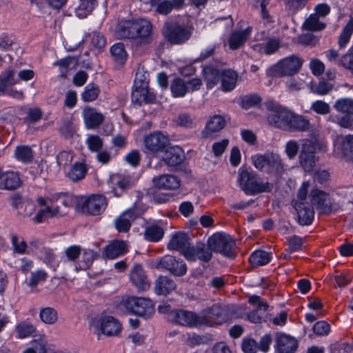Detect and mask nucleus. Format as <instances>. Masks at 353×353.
<instances>
[{
    "label": "nucleus",
    "mask_w": 353,
    "mask_h": 353,
    "mask_svg": "<svg viewBox=\"0 0 353 353\" xmlns=\"http://www.w3.org/2000/svg\"><path fill=\"white\" fill-rule=\"evenodd\" d=\"M65 261L72 263L76 272L86 270L99 256V252L90 248L73 245L65 250Z\"/></svg>",
    "instance_id": "f257e3e1"
},
{
    "label": "nucleus",
    "mask_w": 353,
    "mask_h": 353,
    "mask_svg": "<svg viewBox=\"0 0 353 353\" xmlns=\"http://www.w3.org/2000/svg\"><path fill=\"white\" fill-rule=\"evenodd\" d=\"M238 183L241 189L247 194L253 195L270 192L273 185L269 182H261L257 176L248 170H239Z\"/></svg>",
    "instance_id": "f03ea898"
},
{
    "label": "nucleus",
    "mask_w": 353,
    "mask_h": 353,
    "mask_svg": "<svg viewBox=\"0 0 353 353\" xmlns=\"http://www.w3.org/2000/svg\"><path fill=\"white\" fill-rule=\"evenodd\" d=\"M265 107L270 112L267 117L268 123L279 129L287 131L294 112L273 101H267Z\"/></svg>",
    "instance_id": "7ed1b4c3"
},
{
    "label": "nucleus",
    "mask_w": 353,
    "mask_h": 353,
    "mask_svg": "<svg viewBox=\"0 0 353 353\" xmlns=\"http://www.w3.org/2000/svg\"><path fill=\"white\" fill-rule=\"evenodd\" d=\"M310 183H302L297 193V199L292 201L293 206L298 214V221L301 225H307L312 223L314 212L310 204L306 202Z\"/></svg>",
    "instance_id": "20e7f679"
},
{
    "label": "nucleus",
    "mask_w": 353,
    "mask_h": 353,
    "mask_svg": "<svg viewBox=\"0 0 353 353\" xmlns=\"http://www.w3.org/2000/svg\"><path fill=\"white\" fill-rule=\"evenodd\" d=\"M89 327L98 337L101 335L111 336H116L120 332L121 325L112 316H97L90 320Z\"/></svg>",
    "instance_id": "39448f33"
},
{
    "label": "nucleus",
    "mask_w": 353,
    "mask_h": 353,
    "mask_svg": "<svg viewBox=\"0 0 353 353\" xmlns=\"http://www.w3.org/2000/svg\"><path fill=\"white\" fill-rule=\"evenodd\" d=\"M254 167L263 172L280 176L284 172L281 157L274 153L256 154L252 157Z\"/></svg>",
    "instance_id": "423d86ee"
},
{
    "label": "nucleus",
    "mask_w": 353,
    "mask_h": 353,
    "mask_svg": "<svg viewBox=\"0 0 353 353\" xmlns=\"http://www.w3.org/2000/svg\"><path fill=\"white\" fill-rule=\"evenodd\" d=\"M137 199L134 201V207L125 211L116 220L115 226L120 232H128L131 226V222L138 216L145 211L146 207L143 204V196H140L139 193H137Z\"/></svg>",
    "instance_id": "0eeeda50"
},
{
    "label": "nucleus",
    "mask_w": 353,
    "mask_h": 353,
    "mask_svg": "<svg viewBox=\"0 0 353 353\" xmlns=\"http://www.w3.org/2000/svg\"><path fill=\"white\" fill-rule=\"evenodd\" d=\"M303 63V61L299 57L296 55L289 56L281 59L272 65L270 72L278 77L292 76L300 70Z\"/></svg>",
    "instance_id": "6e6552de"
},
{
    "label": "nucleus",
    "mask_w": 353,
    "mask_h": 353,
    "mask_svg": "<svg viewBox=\"0 0 353 353\" xmlns=\"http://www.w3.org/2000/svg\"><path fill=\"white\" fill-rule=\"evenodd\" d=\"M169 321L188 327L201 326L208 323L204 317L199 314L183 310H173L170 312Z\"/></svg>",
    "instance_id": "1a4fd4ad"
},
{
    "label": "nucleus",
    "mask_w": 353,
    "mask_h": 353,
    "mask_svg": "<svg viewBox=\"0 0 353 353\" xmlns=\"http://www.w3.org/2000/svg\"><path fill=\"white\" fill-rule=\"evenodd\" d=\"M212 252H219L221 254L230 257L235 242L231 236L225 233H215L208 241Z\"/></svg>",
    "instance_id": "9d476101"
},
{
    "label": "nucleus",
    "mask_w": 353,
    "mask_h": 353,
    "mask_svg": "<svg viewBox=\"0 0 353 353\" xmlns=\"http://www.w3.org/2000/svg\"><path fill=\"white\" fill-rule=\"evenodd\" d=\"M317 145V141L310 139H304L302 142L299 159L301 166L306 172L312 171L317 161L315 157Z\"/></svg>",
    "instance_id": "9b49d317"
},
{
    "label": "nucleus",
    "mask_w": 353,
    "mask_h": 353,
    "mask_svg": "<svg viewBox=\"0 0 353 353\" xmlns=\"http://www.w3.org/2000/svg\"><path fill=\"white\" fill-rule=\"evenodd\" d=\"M125 306L128 310L145 319L151 317L154 312L152 301L145 298L130 297L125 302Z\"/></svg>",
    "instance_id": "f8f14e48"
},
{
    "label": "nucleus",
    "mask_w": 353,
    "mask_h": 353,
    "mask_svg": "<svg viewBox=\"0 0 353 353\" xmlns=\"http://www.w3.org/2000/svg\"><path fill=\"white\" fill-rule=\"evenodd\" d=\"M82 212L92 215H98L104 211L106 206L105 197L94 194L88 197H81L79 201Z\"/></svg>",
    "instance_id": "ddd939ff"
},
{
    "label": "nucleus",
    "mask_w": 353,
    "mask_h": 353,
    "mask_svg": "<svg viewBox=\"0 0 353 353\" xmlns=\"http://www.w3.org/2000/svg\"><path fill=\"white\" fill-rule=\"evenodd\" d=\"M212 256V250L208 245L198 242L195 245H190L184 252L185 258L189 261L199 260L203 262H208Z\"/></svg>",
    "instance_id": "4468645a"
},
{
    "label": "nucleus",
    "mask_w": 353,
    "mask_h": 353,
    "mask_svg": "<svg viewBox=\"0 0 353 353\" xmlns=\"http://www.w3.org/2000/svg\"><path fill=\"white\" fill-rule=\"evenodd\" d=\"M152 26L150 21L144 18L134 20V30L133 39H137L139 43L148 44L152 41Z\"/></svg>",
    "instance_id": "2eb2a0df"
},
{
    "label": "nucleus",
    "mask_w": 353,
    "mask_h": 353,
    "mask_svg": "<svg viewBox=\"0 0 353 353\" xmlns=\"http://www.w3.org/2000/svg\"><path fill=\"white\" fill-rule=\"evenodd\" d=\"M169 138L161 132H155L144 138V146L152 153L163 152L169 144Z\"/></svg>",
    "instance_id": "dca6fc26"
},
{
    "label": "nucleus",
    "mask_w": 353,
    "mask_h": 353,
    "mask_svg": "<svg viewBox=\"0 0 353 353\" xmlns=\"http://www.w3.org/2000/svg\"><path fill=\"white\" fill-rule=\"evenodd\" d=\"M165 37L172 43L179 44L188 40L190 37V32L187 28L177 25H166L163 28Z\"/></svg>",
    "instance_id": "f3484780"
},
{
    "label": "nucleus",
    "mask_w": 353,
    "mask_h": 353,
    "mask_svg": "<svg viewBox=\"0 0 353 353\" xmlns=\"http://www.w3.org/2000/svg\"><path fill=\"white\" fill-rule=\"evenodd\" d=\"M158 266L170 271L176 276H183L187 272L185 262L170 255L162 257L159 261Z\"/></svg>",
    "instance_id": "a211bd4d"
},
{
    "label": "nucleus",
    "mask_w": 353,
    "mask_h": 353,
    "mask_svg": "<svg viewBox=\"0 0 353 353\" xmlns=\"http://www.w3.org/2000/svg\"><path fill=\"white\" fill-rule=\"evenodd\" d=\"M310 201L321 213L329 214L332 210L329 195L321 190H313L310 193Z\"/></svg>",
    "instance_id": "6ab92c4d"
},
{
    "label": "nucleus",
    "mask_w": 353,
    "mask_h": 353,
    "mask_svg": "<svg viewBox=\"0 0 353 353\" xmlns=\"http://www.w3.org/2000/svg\"><path fill=\"white\" fill-rule=\"evenodd\" d=\"M22 184L20 174L18 172L0 170V189L14 190Z\"/></svg>",
    "instance_id": "aec40b11"
},
{
    "label": "nucleus",
    "mask_w": 353,
    "mask_h": 353,
    "mask_svg": "<svg viewBox=\"0 0 353 353\" xmlns=\"http://www.w3.org/2000/svg\"><path fill=\"white\" fill-rule=\"evenodd\" d=\"M130 280L139 291H145L150 288V283L141 265H134L130 274Z\"/></svg>",
    "instance_id": "412c9836"
},
{
    "label": "nucleus",
    "mask_w": 353,
    "mask_h": 353,
    "mask_svg": "<svg viewBox=\"0 0 353 353\" xmlns=\"http://www.w3.org/2000/svg\"><path fill=\"white\" fill-rule=\"evenodd\" d=\"M225 125V120L223 117L221 115L210 117L202 131V135L205 138H213L217 132L224 128Z\"/></svg>",
    "instance_id": "4be33fe9"
},
{
    "label": "nucleus",
    "mask_w": 353,
    "mask_h": 353,
    "mask_svg": "<svg viewBox=\"0 0 353 353\" xmlns=\"http://www.w3.org/2000/svg\"><path fill=\"white\" fill-rule=\"evenodd\" d=\"M82 117L84 123L88 129H95L98 128L104 120L103 114L91 107H85L83 110Z\"/></svg>",
    "instance_id": "5701e85b"
},
{
    "label": "nucleus",
    "mask_w": 353,
    "mask_h": 353,
    "mask_svg": "<svg viewBox=\"0 0 353 353\" xmlns=\"http://www.w3.org/2000/svg\"><path fill=\"white\" fill-rule=\"evenodd\" d=\"M152 6H156V11L160 14L167 15L173 10H179L185 0H150Z\"/></svg>",
    "instance_id": "b1692460"
},
{
    "label": "nucleus",
    "mask_w": 353,
    "mask_h": 353,
    "mask_svg": "<svg viewBox=\"0 0 353 353\" xmlns=\"http://www.w3.org/2000/svg\"><path fill=\"white\" fill-rule=\"evenodd\" d=\"M325 57L328 61L347 68L353 74V53L347 52L339 59L338 52L332 49L325 52Z\"/></svg>",
    "instance_id": "393cba45"
},
{
    "label": "nucleus",
    "mask_w": 353,
    "mask_h": 353,
    "mask_svg": "<svg viewBox=\"0 0 353 353\" xmlns=\"http://www.w3.org/2000/svg\"><path fill=\"white\" fill-rule=\"evenodd\" d=\"M127 252V245L124 241L114 240L105 246L103 249V254L106 259H114L125 254Z\"/></svg>",
    "instance_id": "a878e982"
},
{
    "label": "nucleus",
    "mask_w": 353,
    "mask_h": 353,
    "mask_svg": "<svg viewBox=\"0 0 353 353\" xmlns=\"http://www.w3.org/2000/svg\"><path fill=\"white\" fill-rule=\"evenodd\" d=\"M298 347L297 340L285 334H281L276 339V349L279 353H294Z\"/></svg>",
    "instance_id": "bb28decb"
},
{
    "label": "nucleus",
    "mask_w": 353,
    "mask_h": 353,
    "mask_svg": "<svg viewBox=\"0 0 353 353\" xmlns=\"http://www.w3.org/2000/svg\"><path fill=\"white\" fill-rule=\"evenodd\" d=\"M152 182L155 187L164 190H175L181 185L179 179L172 174H163L154 177Z\"/></svg>",
    "instance_id": "cd10ccee"
},
{
    "label": "nucleus",
    "mask_w": 353,
    "mask_h": 353,
    "mask_svg": "<svg viewBox=\"0 0 353 353\" xmlns=\"http://www.w3.org/2000/svg\"><path fill=\"white\" fill-rule=\"evenodd\" d=\"M155 99V96L151 93L148 87L134 86L132 92V101L141 105L142 103H151Z\"/></svg>",
    "instance_id": "c85d7f7f"
},
{
    "label": "nucleus",
    "mask_w": 353,
    "mask_h": 353,
    "mask_svg": "<svg viewBox=\"0 0 353 353\" xmlns=\"http://www.w3.org/2000/svg\"><path fill=\"white\" fill-rule=\"evenodd\" d=\"M108 184L112 188L114 196H118L120 195V193L117 192V188L120 189L121 191H123L131 186L132 182L129 176L113 174L110 176Z\"/></svg>",
    "instance_id": "c756f323"
},
{
    "label": "nucleus",
    "mask_w": 353,
    "mask_h": 353,
    "mask_svg": "<svg viewBox=\"0 0 353 353\" xmlns=\"http://www.w3.org/2000/svg\"><path fill=\"white\" fill-rule=\"evenodd\" d=\"M336 146L348 160L353 161V135L348 134L338 138Z\"/></svg>",
    "instance_id": "7c9ffc66"
},
{
    "label": "nucleus",
    "mask_w": 353,
    "mask_h": 353,
    "mask_svg": "<svg viewBox=\"0 0 353 353\" xmlns=\"http://www.w3.org/2000/svg\"><path fill=\"white\" fill-rule=\"evenodd\" d=\"M310 121L305 117L294 112L287 131L306 132L310 130Z\"/></svg>",
    "instance_id": "2f4dec72"
},
{
    "label": "nucleus",
    "mask_w": 353,
    "mask_h": 353,
    "mask_svg": "<svg viewBox=\"0 0 353 353\" xmlns=\"http://www.w3.org/2000/svg\"><path fill=\"white\" fill-rule=\"evenodd\" d=\"M252 28H246L245 30L235 31L231 34L229 40V47L231 50H236L243 45L251 34Z\"/></svg>",
    "instance_id": "473e14b6"
},
{
    "label": "nucleus",
    "mask_w": 353,
    "mask_h": 353,
    "mask_svg": "<svg viewBox=\"0 0 353 353\" xmlns=\"http://www.w3.org/2000/svg\"><path fill=\"white\" fill-rule=\"evenodd\" d=\"M134 30V20H121L115 28V34L120 39H132Z\"/></svg>",
    "instance_id": "72a5a7b5"
},
{
    "label": "nucleus",
    "mask_w": 353,
    "mask_h": 353,
    "mask_svg": "<svg viewBox=\"0 0 353 353\" xmlns=\"http://www.w3.org/2000/svg\"><path fill=\"white\" fill-rule=\"evenodd\" d=\"M168 247L172 250H178L183 256L185 250L190 247L187 236L183 233H176L172 235Z\"/></svg>",
    "instance_id": "f704fd0d"
},
{
    "label": "nucleus",
    "mask_w": 353,
    "mask_h": 353,
    "mask_svg": "<svg viewBox=\"0 0 353 353\" xmlns=\"http://www.w3.org/2000/svg\"><path fill=\"white\" fill-rule=\"evenodd\" d=\"M183 160L181 149L179 147H172L165 150L163 161L170 166L180 164Z\"/></svg>",
    "instance_id": "c9c22d12"
},
{
    "label": "nucleus",
    "mask_w": 353,
    "mask_h": 353,
    "mask_svg": "<svg viewBox=\"0 0 353 353\" xmlns=\"http://www.w3.org/2000/svg\"><path fill=\"white\" fill-rule=\"evenodd\" d=\"M176 288L175 283L167 276H159L155 282V292L157 294H167Z\"/></svg>",
    "instance_id": "e433bc0d"
},
{
    "label": "nucleus",
    "mask_w": 353,
    "mask_h": 353,
    "mask_svg": "<svg viewBox=\"0 0 353 353\" xmlns=\"http://www.w3.org/2000/svg\"><path fill=\"white\" fill-rule=\"evenodd\" d=\"M14 70L10 68L0 74V93L7 91L12 85L19 83V79L14 77Z\"/></svg>",
    "instance_id": "4c0bfd02"
},
{
    "label": "nucleus",
    "mask_w": 353,
    "mask_h": 353,
    "mask_svg": "<svg viewBox=\"0 0 353 353\" xmlns=\"http://www.w3.org/2000/svg\"><path fill=\"white\" fill-rule=\"evenodd\" d=\"M221 88L224 92H230L236 86L237 74L232 70H225L221 72Z\"/></svg>",
    "instance_id": "58836bf2"
},
{
    "label": "nucleus",
    "mask_w": 353,
    "mask_h": 353,
    "mask_svg": "<svg viewBox=\"0 0 353 353\" xmlns=\"http://www.w3.org/2000/svg\"><path fill=\"white\" fill-rule=\"evenodd\" d=\"M43 207L44 208L40 209L33 218L35 223H39L43 222L44 218H55L61 216L59 207L49 205L48 204Z\"/></svg>",
    "instance_id": "ea45409f"
},
{
    "label": "nucleus",
    "mask_w": 353,
    "mask_h": 353,
    "mask_svg": "<svg viewBox=\"0 0 353 353\" xmlns=\"http://www.w3.org/2000/svg\"><path fill=\"white\" fill-rule=\"evenodd\" d=\"M222 308L219 304H214L211 307L203 309L200 316L204 317L208 321V323H205L203 325L213 326L211 320L219 318L222 315Z\"/></svg>",
    "instance_id": "a19ab883"
},
{
    "label": "nucleus",
    "mask_w": 353,
    "mask_h": 353,
    "mask_svg": "<svg viewBox=\"0 0 353 353\" xmlns=\"http://www.w3.org/2000/svg\"><path fill=\"white\" fill-rule=\"evenodd\" d=\"M88 168L84 163H74L67 172L68 177L72 181H78L85 177Z\"/></svg>",
    "instance_id": "79ce46f5"
},
{
    "label": "nucleus",
    "mask_w": 353,
    "mask_h": 353,
    "mask_svg": "<svg viewBox=\"0 0 353 353\" xmlns=\"http://www.w3.org/2000/svg\"><path fill=\"white\" fill-rule=\"evenodd\" d=\"M272 259L271 252L264 250H256L250 256V262L254 266H263Z\"/></svg>",
    "instance_id": "37998d69"
},
{
    "label": "nucleus",
    "mask_w": 353,
    "mask_h": 353,
    "mask_svg": "<svg viewBox=\"0 0 353 353\" xmlns=\"http://www.w3.org/2000/svg\"><path fill=\"white\" fill-rule=\"evenodd\" d=\"M97 6L96 0H80L79 5L75 9L77 17L84 19L88 16Z\"/></svg>",
    "instance_id": "c03bdc74"
},
{
    "label": "nucleus",
    "mask_w": 353,
    "mask_h": 353,
    "mask_svg": "<svg viewBox=\"0 0 353 353\" xmlns=\"http://www.w3.org/2000/svg\"><path fill=\"white\" fill-rule=\"evenodd\" d=\"M41 321L47 325H54L59 319L57 311L51 307L41 308L39 311Z\"/></svg>",
    "instance_id": "a18cd8bd"
},
{
    "label": "nucleus",
    "mask_w": 353,
    "mask_h": 353,
    "mask_svg": "<svg viewBox=\"0 0 353 353\" xmlns=\"http://www.w3.org/2000/svg\"><path fill=\"white\" fill-rule=\"evenodd\" d=\"M203 74L208 88L214 87L221 78V72L212 66H207L203 68Z\"/></svg>",
    "instance_id": "49530a36"
},
{
    "label": "nucleus",
    "mask_w": 353,
    "mask_h": 353,
    "mask_svg": "<svg viewBox=\"0 0 353 353\" xmlns=\"http://www.w3.org/2000/svg\"><path fill=\"white\" fill-rule=\"evenodd\" d=\"M170 89L174 97H183L188 92L187 82L180 78H176L172 81Z\"/></svg>",
    "instance_id": "de8ad7c7"
},
{
    "label": "nucleus",
    "mask_w": 353,
    "mask_h": 353,
    "mask_svg": "<svg viewBox=\"0 0 353 353\" xmlns=\"http://www.w3.org/2000/svg\"><path fill=\"white\" fill-rule=\"evenodd\" d=\"M334 106L337 112L353 115V99L351 98L339 99Z\"/></svg>",
    "instance_id": "09e8293b"
},
{
    "label": "nucleus",
    "mask_w": 353,
    "mask_h": 353,
    "mask_svg": "<svg viewBox=\"0 0 353 353\" xmlns=\"http://www.w3.org/2000/svg\"><path fill=\"white\" fill-rule=\"evenodd\" d=\"M15 158L23 163H28L33 159L32 149L27 145L17 146L14 150Z\"/></svg>",
    "instance_id": "8fccbe9b"
},
{
    "label": "nucleus",
    "mask_w": 353,
    "mask_h": 353,
    "mask_svg": "<svg viewBox=\"0 0 353 353\" xmlns=\"http://www.w3.org/2000/svg\"><path fill=\"white\" fill-rule=\"evenodd\" d=\"M16 334L18 339L30 337L35 331L36 327L31 323L23 321L16 326Z\"/></svg>",
    "instance_id": "3c124183"
},
{
    "label": "nucleus",
    "mask_w": 353,
    "mask_h": 353,
    "mask_svg": "<svg viewBox=\"0 0 353 353\" xmlns=\"http://www.w3.org/2000/svg\"><path fill=\"white\" fill-rule=\"evenodd\" d=\"M100 93L98 85L89 83L88 84L81 93V99L84 102H91L96 100Z\"/></svg>",
    "instance_id": "603ef678"
},
{
    "label": "nucleus",
    "mask_w": 353,
    "mask_h": 353,
    "mask_svg": "<svg viewBox=\"0 0 353 353\" xmlns=\"http://www.w3.org/2000/svg\"><path fill=\"white\" fill-rule=\"evenodd\" d=\"M110 52L114 61L117 63L122 64L126 60L127 53L123 43H115L110 48Z\"/></svg>",
    "instance_id": "864d4df0"
},
{
    "label": "nucleus",
    "mask_w": 353,
    "mask_h": 353,
    "mask_svg": "<svg viewBox=\"0 0 353 353\" xmlns=\"http://www.w3.org/2000/svg\"><path fill=\"white\" fill-rule=\"evenodd\" d=\"M353 33V18H351L343 28L339 39V45L341 48L346 46Z\"/></svg>",
    "instance_id": "5fc2aeb1"
},
{
    "label": "nucleus",
    "mask_w": 353,
    "mask_h": 353,
    "mask_svg": "<svg viewBox=\"0 0 353 353\" xmlns=\"http://www.w3.org/2000/svg\"><path fill=\"white\" fill-rule=\"evenodd\" d=\"M163 229L158 225H150L145 229V237L147 240L157 242L161 240L163 236Z\"/></svg>",
    "instance_id": "6e6d98bb"
},
{
    "label": "nucleus",
    "mask_w": 353,
    "mask_h": 353,
    "mask_svg": "<svg viewBox=\"0 0 353 353\" xmlns=\"http://www.w3.org/2000/svg\"><path fill=\"white\" fill-rule=\"evenodd\" d=\"M209 335H199L195 333H188L187 337V343L191 347L207 344L211 341Z\"/></svg>",
    "instance_id": "4d7b16f0"
},
{
    "label": "nucleus",
    "mask_w": 353,
    "mask_h": 353,
    "mask_svg": "<svg viewBox=\"0 0 353 353\" xmlns=\"http://www.w3.org/2000/svg\"><path fill=\"white\" fill-rule=\"evenodd\" d=\"M10 241L14 252L19 254H24L27 253V243L23 238L15 234H12L10 238Z\"/></svg>",
    "instance_id": "13d9d810"
},
{
    "label": "nucleus",
    "mask_w": 353,
    "mask_h": 353,
    "mask_svg": "<svg viewBox=\"0 0 353 353\" xmlns=\"http://www.w3.org/2000/svg\"><path fill=\"white\" fill-rule=\"evenodd\" d=\"M303 26L305 29L312 31L323 30L325 24L319 20V17L316 14H311L310 17L305 20Z\"/></svg>",
    "instance_id": "bf43d9fd"
},
{
    "label": "nucleus",
    "mask_w": 353,
    "mask_h": 353,
    "mask_svg": "<svg viewBox=\"0 0 353 353\" xmlns=\"http://www.w3.org/2000/svg\"><path fill=\"white\" fill-rule=\"evenodd\" d=\"M54 65H58L59 70L62 76H65L68 72V70L70 65L75 67L77 65V59L74 57H67L60 59L56 63H53Z\"/></svg>",
    "instance_id": "052dcab7"
},
{
    "label": "nucleus",
    "mask_w": 353,
    "mask_h": 353,
    "mask_svg": "<svg viewBox=\"0 0 353 353\" xmlns=\"http://www.w3.org/2000/svg\"><path fill=\"white\" fill-rule=\"evenodd\" d=\"M63 197H65L63 192H50L46 196H40L37 199V203L41 206H45L47 204H52Z\"/></svg>",
    "instance_id": "680f3d73"
},
{
    "label": "nucleus",
    "mask_w": 353,
    "mask_h": 353,
    "mask_svg": "<svg viewBox=\"0 0 353 353\" xmlns=\"http://www.w3.org/2000/svg\"><path fill=\"white\" fill-rule=\"evenodd\" d=\"M229 143L230 141L228 139L214 142L212 145L214 156L216 158L221 157L229 145Z\"/></svg>",
    "instance_id": "e2e57ef3"
},
{
    "label": "nucleus",
    "mask_w": 353,
    "mask_h": 353,
    "mask_svg": "<svg viewBox=\"0 0 353 353\" xmlns=\"http://www.w3.org/2000/svg\"><path fill=\"white\" fill-rule=\"evenodd\" d=\"M88 149L92 152H99L103 148V141L97 135H90L86 139Z\"/></svg>",
    "instance_id": "0e129e2a"
},
{
    "label": "nucleus",
    "mask_w": 353,
    "mask_h": 353,
    "mask_svg": "<svg viewBox=\"0 0 353 353\" xmlns=\"http://www.w3.org/2000/svg\"><path fill=\"white\" fill-rule=\"evenodd\" d=\"M36 210L35 203L30 200L24 199L23 204L21 205L18 214L23 217H30Z\"/></svg>",
    "instance_id": "69168bd1"
},
{
    "label": "nucleus",
    "mask_w": 353,
    "mask_h": 353,
    "mask_svg": "<svg viewBox=\"0 0 353 353\" xmlns=\"http://www.w3.org/2000/svg\"><path fill=\"white\" fill-rule=\"evenodd\" d=\"M310 108L316 114L321 115L327 114L330 111V105L321 100H316L312 102Z\"/></svg>",
    "instance_id": "338daca9"
},
{
    "label": "nucleus",
    "mask_w": 353,
    "mask_h": 353,
    "mask_svg": "<svg viewBox=\"0 0 353 353\" xmlns=\"http://www.w3.org/2000/svg\"><path fill=\"white\" fill-rule=\"evenodd\" d=\"M241 349L244 353H256L259 350V345L255 340L245 338L241 343Z\"/></svg>",
    "instance_id": "774afa93"
}]
</instances>
